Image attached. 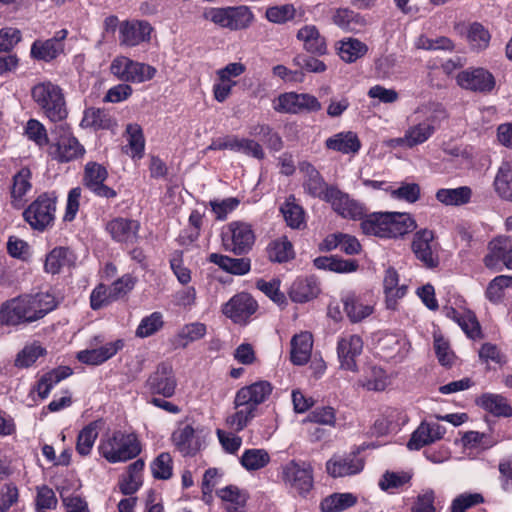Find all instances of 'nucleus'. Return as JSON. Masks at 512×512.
Instances as JSON below:
<instances>
[{"label": "nucleus", "mask_w": 512, "mask_h": 512, "mask_svg": "<svg viewBox=\"0 0 512 512\" xmlns=\"http://www.w3.org/2000/svg\"><path fill=\"white\" fill-rule=\"evenodd\" d=\"M299 171L304 175L303 188L310 196L330 203L332 209L343 218L360 219L363 216V205L351 199L336 186L327 185L312 164L306 161L301 162Z\"/></svg>", "instance_id": "1"}, {"label": "nucleus", "mask_w": 512, "mask_h": 512, "mask_svg": "<svg viewBox=\"0 0 512 512\" xmlns=\"http://www.w3.org/2000/svg\"><path fill=\"white\" fill-rule=\"evenodd\" d=\"M57 306L55 297L48 292L23 294L9 299L0 306V324L26 326L45 317Z\"/></svg>", "instance_id": "2"}, {"label": "nucleus", "mask_w": 512, "mask_h": 512, "mask_svg": "<svg viewBox=\"0 0 512 512\" xmlns=\"http://www.w3.org/2000/svg\"><path fill=\"white\" fill-rule=\"evenodd\" d=\"M417 123L410 126L403 137L395 139V142L406 148H413L429 140L436 132L441 122L446 119L445 108L438 103H429L415 110Z\"/></svg>", "instance_id": "3"}, {"label": "nucleus", "mask_w": 512, "mask_h": 512, "mask_svg": "<svg viewBox=\"0 0 512 512\" xmlns=\"http://www.w3.org/2000/svg\"><path fill=\"white\" fill-rule=\"evenodd\" d=\"M361 229L367 235H374L380 238L401 237L416 228L415 221L407 213H372L363 216Z\"/></svg>", "instance_id": "4"}, {"label": "nucleus", "mask_w": 512, "mask_h": 512, "mask_svg": "<svg viewBox=\"0 0 512 512\" xmlns=\"http://www.w3.org/2000/svg\"><path fill=\"white\" fill-rule=\"evenodd\" d=\"M33 101L52 122L63 121L67 115V105L63 89L51 82L42 81L31 89Z\"/></svg>", "instance_id": "5"}, {"label": "nucleus", "mask_w": 512, "mask_h": 512, "mask_svg": "<svg viewBox=\"0 0 512 512\" xmlns=\"http://www.w3.org/2000/svg\"><path fill=\"white\" fill-rule=\"evenodd\" d=\"M141 451L137 436L116 431L99 445L100 454L110 463L126 462Z\"/></svg>", "instance_id": "6"}, {"label": "nucleus", "mask_w": 512, "mask_h": 512, "mask_svg": "<svg viewBox=\"0 0 512 512\" xmlns=\"http://www.w3.org/2000/svg\"><path fill=\"white\" fill-rule=\"evenodd\" d=\"M255 239L252 226L243 221H232L222 231L224 250L236 256L248 254L253 248Z\"/></svg>", "instance_id": "7"}, {"label": "nucleus", "mask_w": 512, "mask_h": 512, "mask_svg": "<svg viewBox=\"0 0 512 512\" xmlns=\"http://www.w3.org/2000/svg\"><path fill=\"white\" fill-rule=\"evenodd\" d=\"M204 16L214 24L234 31L247 29L255 19L251 9L245 5L211 8Z\"/></svg>", "instance_id": "8"}, {"label": "nucleus", "mask_w": 512, "mask_h": 512, "mask_svg": "<svg viewBox=\"0 0 512 512\" xmlns=\"http://www.w3.org/2000/svg\"><path fill=\"white\" fill-rule=\"evenodd\" d=\"M283 482L303 494L313 487V467L310 462L291 460L282 466Z\"/></svg>", "instance_id": "9"}, {"label": "nucleus", "mask_w": 512, "mask_h": 512, "mask_svg": "<svg viewBox=\"0 0 512 512\" xmlns=\"http://www.w3.org/2000/svg\"><path fill=\"white\" fill-rule=\"evenodd\" d=\"M110 70L119 79L134 83L150 80L156 73L152 66L135 62L125 56L116 57L111 63Z\"/></svg>", "instance_id": "10"}, {"label": "nucleus", "mask_w": 512, "mask_h": 512, "mask_svg": "<svg viewBox=\"0 0 512 512\" xmlns=\"http://www.w3.org/2000/svg\"><path fill=\"white\" fill-rule=\"evenodd\" d=\"M412 251L417 260L426 268H436L439 263L438 243L435 240L434 232L428 229H421L414 234Z\"/></svg>", "instance_id": "11"}, {"label": "nucleus", "mask_w": 512, "mask_h": 512, "mask_svg": "<svg viewBox=\"0 0 512 512\" xmlns=\"http://www.w3.org/2000/svg\"><path fill=\"white\" fill-rule=\"evenodd\" d=\"M55 210V199L42 194L29 205L23 216L33 229L43 231L53 223Z\"/></svg>", "instance_id": "12"}, {"label": "nucleus", "mask_w": 512, "mask_h": 512, "mask_svg": "<svg viewBox=\"0 0 512 512\" xmlns=\"http://www.w3.org/2000/svg\"><path fill=\"white\" fill-rule=\"evenodd\" d=\"M59 129L62 133L49 150L52 159L60 163H67L82 157L85 149L78 139L64 125H60Z\"/></svg>", "instance_id": "13"}, {"label": "nucleus", "mask_w": 512, "mask_h": 512, "mask_svg": "<svg viewBox=\"0 0 512 512\" xmlns=\"http://www.w3.org/2000/svg\"><path fill=\"white\" fill-rule=\"evenodd\" d=\"M456 82L465 90L479 93H490L496 84L492 73L483 67H470L462 70L457 74Z\"/></svg>", "instance_id": "14"}, {"label": "nucleus", "mask_w": 512, "mask_h": 512, "mask_svg": "<svg viewBox=\"0 0 512 512\" xmlns=\"http://www.w3.org/2000/svg\"><path fill=\"white\" fill-rule=\"evenodd\" d=\"M489 253L484 258L485 266L501 271L502 265L512 270V237L499 236L489 242Z\"/></svg>", "instance_id": "15"}, {"label": "nucleus", "mask_w": 512, "mask_h": 512, "mask_svg": "<svg viewBox=\"0 0 512 512\" xmlns=\"http://www.w3.org/2000/svg\"><path fill=\"white\" fill-rule=\"evenodd\" d=\"M322 106L318 99L307 93L289 92L278 97L275 109L285 113L317 112Z\"/></svg>", "instance_id": "16"}, {"label": "nucleus", "mask_w": 512, "mask_h": 512, "mask_svg": "<svg viewBox=\"0 0 512 512\" xmlns=\"http://www.w3.org/2000/svg\"><path fill=\"white\" fill-rule=\"evenodd\" d=\"M363 351V340L356 334H345L337 342V356L340 368L348 371H357L356 359Z\"/></svg>", "instance_id": "17"}, {"label": "nucleus", "mask_w": 512, "mask_h": 512, "mask_svg": "<svg viewBox=\"0 0 512 512\" xmlns=\"http://www.w3.org/2000/svg\"><path fill=\"white\" fill-rule=\"evenodd\" d=\"M107 177L108 172L106 168L97 162H88L84 167V186L98 197L115 198L117 192L104 184Z\"/></svg>", "instance_id": "18"}, {"label": "nucleus", "mask_w": 512, "mask_h": 512, "mask_svg": "<svg viewBox=\"0 0 512 512\" xmlns=\"http://www.w3.org/2000/svg\"><path fill=\"white\" fill-rule=\"evenodd\" d=\"M364 460L356 453L335 454L325 465L326 472L332 478L349 477L364 469Z\"/></svg>", "instance_id": "19"}, {"label": "nucleus", "mask_w": 512, "mask_h": 512, "mask_svg": "<svg viewBox=\"0 0 512 512\" xmlns=\"http://www.w3.org/2000/svg\"><path fill=\"white\" fill-rule=\"evenodd\" d=\"M176 386L177 381L173 368L168 363L159 364L147 380V387L152 393L166 398L174 395Z\"/></svg>", "instance_id": "20"}, {"label": "nucleus", "mask_w": 512, "mask_h": 512, "mask_svg": "<svg viewBox=\"0 0 512 512\" xmlns=\"http://www.w3.org/2000/svg\"><path fill=\"white\" fill-rule=\"evenodd\" d=\"M202 430L195 429L189 424L178 427L171 436L176 449L183 456H194L200 451L203 441L201 437Z\"/></svg>", "instance_id": "21"}, {"label": "nucleus", "mask_w": 512, "mask_h": 512, "mask_svg": "<svg viewBox=\"0 0 512 512\" xmlns=\"http://www.w3.org/2000/svg\"><path fill=\"white\" fill-rule=\"evenodd\" d=\"M272 390L273 387L268 381H257L240 388L233 403L235 406L248 405L257 410V407L269 398Z\"/></svg>", "instance_id": "22"}, {"label": "nucleus", "mask_w": 512, "mask_h": 512, "mask_svg": "<svg viewBox=\"0 0 512 512\" xmlns=\"http://www.w3.org/2000/svg\"><path fill=\"white\" fill-rule=\"evenodd\" d=\"M152 30L147 21H124L119 26V42L126 47L137 46L150 40Z\"/></svg>", "instance_id": "23"}, {"label": "nucleus", "mask_w": 512, "mask_h": 512, "mask_svg": "<svg viewBox=\"0 0 512 512\" xmlns=\"http://www.w3.org/2000/svg\"><path fill=\"white\" fill-rule=\"evenodd\" d=\"M140 223L137 220L116 217L106 224V231L118 243L134 244L139 238Z\"/></svg>", "instance_id": "24"}, {"label": "nucleus", "mask_w": 512, "mask_h": 512, "mask_svg": "<svg viewBox=\"0 0 512 512\" xmlns=\"http://www.w3.org/2000/svg\"><path fill=\"white\" fill-rule=\"evenodd\" d=\"M256 310V301L247 293L233 296L223 307V313L235 323L245 322Z\"/></svg>", "instance_id": "25"}, {"label": "nucleus", "mask_w": 512, "mask_h": 512, "mask_svg": "<svg viewBox=\"0 0 512 512\" xmlns=\"http://www.w3.org/2000/svg\"><path fill=\"white\" fill-rule=\"evenodd\" d=\"M445 433V427L438 423L422 422L412 433L407 447L410 450H419L442 439Z\"/></svg>", "instance_id": "26"}, {"label": "nucleus", "mask_w": 512, "mask_h": 512, "mask_svg": "<svg viewBox=\"0 0 512 512\" xmlns=\"http://www.w3.org/2000/svg\"><path fill=\"white\" fill-rule=\"evenodd\" d=\"M123 347V340L117 339L99 348L82 350L78 352L77 359L84 364L100 365L116 355Z\"/></svg>", "instance_id": "27"}, {"label": "nucleus", "mask_w": 512, "mask_h": 512, "mask_svg": "<svg viewBox=\"0 0 512 512\" xmlns=\"http://www.w3.org/2000/svg\"><path fill=\"white\" fill-rule=\"evenodd\" d=\"M296 38L302 42L303 48L310 54L324 55L327 52V43L315 25H305L297 31Z\"/></svg>", "instance_id": "28"}, {"label": "nucleus", "mask_w": 512, "mask_h": 512, "mask_svg": "<svg viewBox=\"0 0 512 512\" xmlns=\"http://www.w3.org/2000/svg\"><path fill=\"white\" fill-rule=\"evenodd\" d=\"M325 147L342 154H356L361 149V141L355 132L345 131L327 138Z\"/></svg>", "instance_id": "29"}, {"label": "nucleus", "mask_w": 512, "mask_h": 512, "mask_svg": "<svg viewBox=\"0 0 512 512\" xmlns=\"http://www.w3.org/2000/svg\"><path fill=\"white\" fill-rule=\"evenodd\" d=\"M31 177V170L27 167L21 168L13 176L11 188V203L13 207L20 209L24 206L27 201L26 196L32 189Z\"/></svg>", "instance_id": "30"}, {"label": "nucleus", "mask_w": 512, "mask_h": 512, "mask_svg": "<svg viewBox=\"0 0 512 512\" xmlns=\"http://www.w3.org/2000/svg\"><path fill=\"white\" fill-rule=\"evenodd\" d=\"M344 310L349 320L358 323L373 313V306L363 301V299L354 292H348L342 297Z\"/></svg>", "instance_id": "31"}, {"label": "nucleus", "mask_w": 512, "mask_h": 512, "mask_svg": "<svg viewBox=\"0 0 512 512\" xmlns=\"http://www.w3.org/2000/svg\"><path fill=\"white\" fill-rule=\"evenodd\" d=\"M76 256L68 247H55L46 256L44 270L50 274H58L64 267L75 264Z\"/></svg>", "instance_id": "32"}, {"label": "nucleus", "mask_w": 512, "mask_h": 512, "mask_svg": "<svg viewBox=\"0 0 512 512\" xmlns=\"http://www.w3.org/2000/svg\"><path fill=\"white\" fill-rule=\"evenodd\" d=\"M208 261L233 275H246L251 270V260L246 257L232 258L223 254L211 253Z\"/></svg>", "instance_id": "33"}, {"label": "nucleus", "mask_w": 512, "mask_h": 512, "mask_svg": "<svg viewBox=\"0 0 512 512\" xmlns=\"http://www.w3.org/2000/svg\"><path fill=\"white\" fill-rule=\"evenodd\" d=\"M383 287L387 308L395 309L397 300L405 296L407 287L406 285H399V274L393 267L386 269Z\"/></svg>", "instance_id": "34"}, {"label": "nucleus", "mask_w": 512, "mask_h": 512, "mask_svg": "<svg viewBox=\"0 0 512 512\" xmlns=\"http://www.w3.org/2000/svg\"><path fill=\"white\" fill-rule=\"evenodd\" d=\"M313 346L312 335L309 332H301L291 339L290 359L295 365H304L311 356Z\"/></svg>", "instance_id": "35"}, {"label": "nucleus", "mask_w": 512, "mask_h": 512, "mask_svg": "<svg viewBox=\"0 0 512 512\" xmlns=\"http://www.w3.org/2000/svg\"><path fill=\"white\" fill-rule=\"evenodd\" d=\"M81 124L94 130H108L116 126V121L107 110L90 107L84 111Z\"/></svg>", "instance_id": "36"}, {"label": "nucleus", "mask_w": 512, "mask_h": 512, "mask_svg": "<svg viewBox=\"0 0 512 512\" xmlns=\"http://www.w3.org/2000/svg\"><path fill=\"white\" fill-rule=\"evenodd\" d=\"M473 191L469 186L457 188H441L437 190L435 198L446 206H463L471 202Z\"/></svg>", "instance_id": "37"}, {"label": "nucleus", "mask_w": 512, "mask_h": 512, "mask_svg": "<svg viewBox=\"0 0 512 512\" xmlns=\"http://www.w3.org/2000/svg\"><path fill=\"white\" fill-rule=\"evenodd\" d=\"M318 293L319 286L314 278H298L292 283L289 296L293 302L304 303L314 299Z\"/></svg>", "instance_id": "38"}, {"label": "nucleus", "mask_w": 512, "mask_h": 512, "mask_svg": "<svg viewBox=\"0 0 512 512\" xmlns=\"http://www.w3.org/2000/svg\"><path fill=\"white\" fill-rule=\"evenodd\" d=\"M476 403L482 409L497 417L512 416V407L508 404L505 397L499 394L485 393L481 395Z\"/></svg>", "instance_id": "39"}, {"label": "nucleus", "mask_w": 512, "mask_h": 512, "mask_svg": "<svg viewBox=\"0 0 512 512\" xmlns=\"http://www.w3.org/2000/svg\"><path fill=\"white\" fill-rule=\"evenodd\" d=\"M72 374L71 368L67 366H61L52 371L44 374L38 381L36 391L38 395L45 399L48 397L52 388L60 381L64 380Z\"/></svg>", "instance_id": "40"}, {"label": "nucleus", "mask_w": 512, "mask_h": 512, "mask_svg": "<svg viewBox=\"0 0 512 512\" xmlns=\"http://www.w3.org/2000/svg\"><path fill=\"white\" fill-rule=\"evenodd\" d=\"M64 51V44L56 39H47L45 41H35L31 46V55L33 58L43 61H51Z\"/></svg>", "instance_id": "41"}, {"label": "nucleus", "mask_w": 512, "mask_h": 512, "mask_svg": "<svg viewBox=\"0 0 512 512\" xmlns=\"http://www.w3.org/2000/svg\"><path fill=\"white\" fill-rule=\"evenodd\" d=\"M267 257L272 262L283 263L294 258L292 243L287 237L272 240L266 247Z\"/></svg>", "instance_id": "42"}, {"label": "nucleus", "mask_w": 512, "mask_h": 512, "mask_svg": "<svg viewBox=\"0 0 512 512\" xmlns=\"http://www.w3.org/2000/svg\"><path fill=\"white\" fill-rule=\"evenodd\" d=\"M217 495L225 502L226 512H244L247 496L236 486L220 489Z\"/></svg>", "instance_id": "43"}, {"label": "nucleus", "mask_w": 512, "mask_h": 512, "mask_svg": "<svg viewBox=\"0 0 512 512\" xmlns=\"http://www.w3.org/2000/svg\"><path fill=\"white\" fill-rule=\"evenodd\" d=\"M493 185L500 198L512 201V167L508 162L499 167Z\"/></svg>", "instance_id": "44"}, {"label": "nucleus", "mask_w": 512, "mask_h": 512, "mask_svg": "<svg viewBox=\"0 0 512 512\" xmlns=\"http://www.w3.org/2000/svg\"><path fill=\"white\" fill-rule=\"evenodd\" d=\"M332 20L339 28L347 31H357L365 25L364 18L348 8L337 9Z\"/></svg>", "instance_id": "45"}, {"label": "nucleus", "mask_w": 512, "mask_h": 512, "mask_svg": "<svg viewBox=\"0 0 512 512\" xmlns=\"http://www.w3.org/2000/svg\"><path fill=\"white\" fill-rule=\"evenodd\" d=\"M304 15L303 10H298L293 4L276 5L266 9L265 16L269 22L284 24Z\"/></svg>", "instance_id": "46"}, {"label": "nucleus", "mask_w": 512, "mask_h": 512, "mask_svg": "<svg viewBox=\"0 0 512 512\" xmlns=\"http://www.w3.org/2000/svg\"><path fill=\"white\" fill-rule=\"evenodd\" d=\"M356 503L357 497L352 493H334L322 501L321 509L323 512H341Z\"/></svg>", "instance_id": "47"}, {"label": "nucleus", "mask_w": 512, "mask_h": 512, "mask_svg": "<svg viewBox=\"0 0 512 512\" xmlns=\"http://www.w3.org/2000/svg\"><path fill=\"white\" fill-rule=\"evenodd\" d=\"M206 330V325L201 322L186 324L178 331L175 343L178 347L185 348L189 343L202 339Z\"/></svg>", "instance_id": "48"}, {"label": "nucleus", "mask_w": 512, "mask_h": 512, "mask_svg": "<svg viewBox=\"0 0 512 512\" xmlns=\"http://www.w3.org/2000/svg\"><path fill=\"white\" fill-rule=\"evenodd\" d=\"M270 462V456L265 449H246L240 463L247 471H256L264 468Z\"/></svg>", "instance_id": "49"}, {"label": "nucleus", "mask_w": 512, "mask_h": 512, "mask_svg": "<svg viewBox=\"0 0 512 512\" xmlns=\"http://www.w3.org/2000/svg\"><path fill=\"white\" fill-rule=\"evenodd\" d=\"M236 411L226 418V425L235 432H240L255 417L256 409L251 406H235Z\"/></svg>", "instance_id": "50"}, {"label": "nucleus", "mask_w": 512, "mask_h": 512, "mask_svg": "<svg viewBox=\"0 0 512 512\" xmlns=\"http://www.w3.org/2000/svg\"><path fill=\"white\" fill-rule=\"evenodd\" d=\"M97 437L98 431L95 423H90L87 426H85L77 436V453L80 454L81 456L89 455Z\"/></svg>", "instance_id": "51"}, {"label": "nucleus", "mask_w": 512, "mask_h": 512, "mask_svg": "<svg viewBox=\"0 0 512 512\" xmlns=\"http://www.w3.org/2000/svg\"><path fill=\"white\" fill-rule=\"evenodd\" d=\"M163 325V315L160 312H153L140 321L135 331V335L139 338L150 337L157 333Z\"/></svg>", "instance_id": "52"}, {"label": "nucleus", "mask_w": 512, "mask_h": 512, "mask_svg": "<svg viewBox=\"0 0 512 512\" xmlns=\"http://www.w3.org/2000/svg\"><path fill=\"white\" fill-rule=\"evenodd\" d=\"M367 46L357 39H348L342 41L339 47V56L347 63H352L358 58L364 56L367 52Z\"/></svg>", "instance_id": "53"}, {"label": "nucleus", "mask_w": 512, "mask_h": 512, "mask_svg": "<svg viewBox=\"0 0 512 512\" xmlns=\"http://www.w3.org/2000/svg\"><path fill=\"white\" fill-rule=\"evenodd\" d=\"M411 478L412 474L409 472L386 471L380 478L378 485L381 490L390 491L393 489H399L408 484Z\"/></svg>", "instance_id": "54"}, {"label": "nucleus", "mask_w": 512, "mask_h": 512, "mask_svg": "<svg viewBox=\"0 0 512 512\" xmlns=\"http://www.w3.org/2000/svg\"><path fill=\"white\" fill-rule=\"evenodd\" d=\"M467 38L473 49L483 50L488 47L491 36L482 24L474 22L469 26Z\"/></svg>", "instance_id": "55"}, {"label": "nucleus", "mask_w": 512, "mask_h": 512, "mask_svg": "<svg viewBox=\"0 0 512 512\" xmlns=\"http://www.w3.org/2000/svg\"><path fill=\"white\" fill-rule=\"evenodd\" d=\"M405 339H401L396 335H386L379 341L380 349L385 353L386 358L402 359L404 354L400 350L406 346Z\"/></svg>", "instance_id": "56"}, {"label": "nucleus", "mask_w": 512, "mask_h": 512, "mask_svg": "<svg viewBox=\"0 0 512 512\" xmlns=\"http://www.w3.org/2000/svg\"><path fill=\"white\" fill-rule=\"evenodd\" d=\"M250 134L255 137H259L268 148L279 151L283 147V141L278 133L274 132L267 125H257L252 128Z\"/></svg>", "instance_id": "57"}, {"label": "nucleus", "mask_w": 512, "mask_h": 512, "mask_svg": "<svg viewBox=\"0 0 512 512\" xmlns=\"http://www.w3.org/2000/svg\"><path fill=\"white\" fill-rule=\"evenodd\" d=\"M127 142L133 157H142L145 141L142 129L137 124H129L126 128Z\"/></svg>", "instance_id": "58"}, {"label": "nucleus", "mask_w": 512, "mask_h": 512, "mask_svg": "<svg viewBox=\"0 0 512 512\" xmlns=\"http://www.w3.org/2000/svg\"><path fill=\"white\" fill-rule=\"evenodd\" d=\"M306 421L329 427L336 425V410L331 406L314 408L307 416Z\"/></svg>", "instance_id": "59"}, {"label": "nucleus", "mask_w": 512, "mask_h": 512, "mask_svg": "<svg viewBox=\"0 0 512 512\" xmlns=\"http://www.w3.org/2000/svg\"><path fill=\"white\" fill-rule=\"evenodd\" d=\"M44 348L36 343L26 345L16 356L15 366L27 368L34 364L36 360L43 355Z\"/></svg>", "instance_id": "60"}, {"label": "nucleus", "mask_w": 512, "mask_h": 512, "mask_svg": "<svg viewBox=\"0 0 512 512\" xmlns=\"http://www.w3.org/2000/svg\"><path fill=\"white\" fill-rule=\"evenodd\" d=\"M281 212L287 225L291 228L300 229L304 225V211L294 202H285L281 207Z\"/></svg>", "instance_id": "61"}, {"label": "nucleus", "mask_w": 512, "mask_h": 512, "mask_svg": "<svg viewBox=\"0 0 512 512\" xmlns=\"http://www.w3.org/2000/svg\"><path fill=\"white\" fill-rule=\"evenodd\" d=\"M509 287H512V276H497L489 283L486 290V296L494 303L499 302L503 297L504 289Z\"/></svg>", "instance_id": "62"}, {"label": "nucleus", "mask_w": 512, "mask_h": 512, "mask_svg": "<svg viewBox=\"0 0 512 512\" xmlns=\"http://www.w3.org/2000/svg\"><path fill=\"white\" fill-rule=\"evenodd\" d=\"M152 475L156 479L166 480L172 475V457L163 452L151 464Z\"/></svg>", "instance_id": "63"}, {"label": "nucleus", "mask_w": 512, "mask_h": 512, "mask_svg": "<svg viewBox=\"0 0 512 512\" xmlns=\"http://www.w3.org/2000/svg\"><path fill=\"white\" fill-rule=\"evenodd\" d=\"M35 505L37 512H46L55 509L57 506V498L54 491L45 485L38 487Z\"/></svg>", "instance_id": "64"}]
</instances>
